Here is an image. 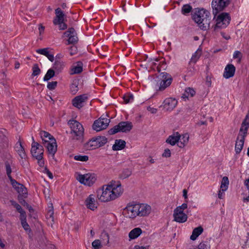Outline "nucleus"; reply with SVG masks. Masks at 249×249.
Instances as JSON below:
<instances>
[{"label":"nucleus","mask_w":249,"mask_h":249,"mask_svg":"<svg viewBox=\"0 0 249 249\" xmlns=\"http://www.w3.org/2000/svg\"><path fill=\"white\" fill-rule=\"evenodd\" d=\"M249 127V109L245 118L244 119L240 128L239 134L237 137L235 146V151L239 154L243 149L245 138Z\"/></svg>","instance_id":"f257e3e1"},{"label":"nucleus","mask_w":249,"mask_h":249,"mask_svg":"<svg viewBox=\"0 0 249 249\" xmlns=\"http://www.w3.org/2000/svg\"><path fill=\"white\" fill-rule=\"evenodd\" d=\"M71 129L72 139L82 141L84 138V128L82 124L76 120H70L68 122Z\"/></svg>","instance_id":"f03ea898"},{"label":"nucleus","mask_w":249,"mask_h":249,"mask_svg":"<svg viewBox=\"0 0 249 249\" xmlns=\"http://www.w3.org/2000/svg\"><path fill=\"white\" fill-rule=\"evenodd\" d=\"M157 78L158 80L156 85L157 91H164L171 85L173 81L172 76L166 72H160Z\"/></svg>","instance_id":"7ed1b4c3"},{"label":"nucleus","mask_w":249,"mask_h":249,"mask_svg":"<svg viewBox=\"0 0 249 249\" xmlns=\"http://www.w3.org/2000/svg\"><path fill=\"white\" fill-rule=\"evenodd\" d=\"M107 142V138L105 136L93 137L86 144L85 147L88 150L95 149L104 145Z\"/></svg>","instance_id":"20e7f679"},{"label":"nucleus","mask_w":249,"mask_h":249,"mask_svg":"<svg viewBox=\"0 0 249 249\" xmlns=\"http://www.w3.org/2000/svg\"><path fill=\"white\" fill-rule=\"evenodd\" d=\"M132 124L128 121H123L119 123L117 125H115L113 128L108 131L109 135H113L119 132H127L132 128Z\"/></svg>","instance_id":"39448f33"},{"label":"nucleus","mask_w":249,"mask_h":249,"mask_svg":"<svg viewBox=\"0 0 249 249\" xmlns=\"http://www.w3.org/2000/svg\"><path fill=\"white\" fill-rule=\"evenodd\" d=\"M55 17L53 18V23L58 25L60 30H64L67 28V25L64 22L65 14L60 8L55 10Z\"/></svg>","instance_id":"423d86ee"},{"label":"nucleus","mask_w":249,"mask_h":249,"mask_svg":"<svg viewBox=\"0 0 249 249\" xmlns=\"http://www.w3.org/2000/svg\"><path fill=\"white\" fill-rule=\"evenodd\" d=\"M97 197L102 202L109 201L114 200V198L112 196L110 186L108 185L103 186L102 189L97 191Z\"/></svg>","instance_id":"0eeeda50"},{"label":"nucleus","mask_w":249,"mask_h":249,"mask_svg":"<svg viewBox=\"0 0 249 249\" xmlns=\"http://www.w3.org/2000/svg\"><path fill=\"white\" fill-rule=\"evenodd\" d=\"M231 17L228 13H222L220 14L216 18L214 30L217 28H225L230 23Z\"/></svg>","instance_id":"6e6552de"},{"label":"nucleus","mask_w":249,"mask_h":249,"mask_svg":"<svg viewBox=\"0 0 249 249\" xmlns=\"http://www.w3.org/2000/svg\"><path fill=\"white\" fill-rule=\"evenodd\" d=\"M138 204L130 202L124 209L123 214L126 217L134 218L138 216Z\"/></svg>","instance_id":"1a4fd4ad"},{"label":"nucleus","mask_w":249,"mask_h":249,"mask_svg":"<svg viewBox=\"0 0 249 249\" xmlns=\"http://www.w3.org/2000/svg\"><path fill=\"white\" fill-rule=\"evenodd\" d=\"M230 3V0H213L212 7L213 10V18L220 11H222Z\"/></svg>","instance_id":"9d476101"},{"label":"nucleus","mask_w":249,"mask_h":249,"mask_svg":"<svg viewBox=\"0 0 249 249\" xmlns=\"http://www.w3.org/2000/svg\"><path fill=\"white\" fill-rule=\"evenodd\" d=\"M96 176L94 173H87L84 175L79 174L77 177V179L82 184L90 186L92 185L96 180Z\"/></svg>","instance_id":"9b49d317"},{"label":"nucleus","mask_w":249,"mask_h":249,"mask_svg":"<svg viewBox=\"0 0 249 249\" xmlns=\"http://www.w3.org/2000/svg\"><path fill=\"white\" fill-rule=\"evenodd\" d=\"M108 186H110L112 196L114 199L119 197L123 192V189L120 182L116 183L115 181H111Z\"/></svg>","instance_id":"f8f14e48"},{"label":"nucleus","mask_w":249,"mask_h":249,"mask_svg":"<svg viewBox=\"0 0 249 249\" xmlns=\"http://www.w3.org/2000/svg\"><path fill=\"white\" fill-rule=\"evenodd\" d=\"M109 120L107 118H99L94 121L92 128L96 131H100L103 129H106L108 125Z\"/></svg>","instance_id":"ddd939ff"},{"label":"nucleus","mask_w":249,"mask_h":249,"mask_svg":"<svg viewBox=\"0 0 249 249\" xmlns=\"http://www.w3.org/2000/svg\"><path fill=\"white\" fill-rule=\"evenodd\" d=\"M178 101L175 98L170 97L166 98L160 107H163L166 111H171L176 107Z\"/></svg>","instance_id":"4468645a"},{"label":"nucleus","mask_w":249,"mask_h":249,"mask_svg":"<svg viewBox=\"0 0 249 249\" xmlns=\"http://www.w3.org/2000/svg\"><path fill=\"white\" fill-rule=\"evenodd\" d=\"M88 99V95L87 94H82L75 97L72 100V105L78 109L84 107L85 103Z\"/></svg>","instance_id":"2eb2a0df"},{"label":"nucleus","mask_w":249,"mask_h":249,"mask_svg":"<svg viewBox=\"0 0 249 249\" xmlns=\"http://www.w3.org/2000/svg\"><path fill=\"white\" fill-rule=\"evenodd\" d=\"M44 145L47 148L49 154L53 157L57 151V147L55 139H53L50 142L44 141Z\"/></svg>","instance_id":"dca6fc26"},{"label":"nucleus","mask_w":249,"mask_h":249,"mask_svg":"<svg viewBox=\"0 0 249 249\" xmlns=\"http://www.w3.org/2000/svg\"><path fill=\"white\" fill-rule=\"evenodd\" d=\"M202 9L198 8H195L191 13L192 19L197 23L201 28L202 26V18L201 16V10Z\"/></svg>","instance_id":"f3484780"},{"label":"nucleus","mask_w":249,"mask_h":249,"mask_svg":"<svg viewBox=\"0 0 249 249\" xmlns=\"http://www.w3.org/2000/svg\"><path fill=\"white\" fill-rule=\"evenodd\" d=\"M43 146L40 145L38 143L35 142L34 141H33L32 144V148L31 150V152L32 156L36 158V156L37 155H39L40 153H42L41 154V156L43 155Z\"/></svg>","instance_id":"a211bd4d"},{"label":"nucleus","mask_w":249,"mask_h":249,"mask_svg":"<svg viewBox=\"0 0 249 249\" xmlns=\"http://www.w3.org/2000/svg\"><path fill=\"white\" fill-rule=\"evenodd\" d=\"M138 216H145L148 215L151 212V206L145 204H138Z\"/></svg>","instance_id":"6ab92c4d"},{"label":"nucleus","mask_w":249,"mask_h":249,"mask_svg":"<svg viewBox=\"0 0 249 249\" xmlns=\"http://www.w3.org/2000/svg\"><path fill=\"white\" fill-rule=\"evenodd\" d=\"M174 220L179 223L185 222L188 216L184 212L176 211L174 210L173 213Z\"/></svg>","instance_id":"aec40b11"},{"label":"nucleus","mask_w":249,"mask_h":249,"mask_svg":"<svg viewBox=\"0 0 249 249\" xmlns=\"http://www.w3.org/2000/svg\"><path fill=\"white\" fill-rule=\"evenodd\" d=\"M85 204L87 208L94 211L97 209V206L95 200V196L93 195H90L85 200Z\"/></svg>","instance_id":"412c9836"},{"label":"nucleus","mask_w":249,"mask_h":249,"mask_svg":"<svg viewBox=\"0 0 249 249\" xmlns=\"http://www.w3.org/2000/svg\"><path fill=\"white\" fill-rule=\"evenodd\" d=\"M235 72V67L231 64H228L224 70L223 77L226 79H229L234 76Z\"/></svg>","instance_id":"4be33fe9"},{"label":"nucleus","mask_w":249,"mask_h":249,"mask_svg":"<svg viewBox=\"0 0 249 249\" xmlns=\"http://www.w3.org/2000/svg\"><path fill=\"white\" fill-rule=\"evenodd\" d=\"M51 50V49L50 48L38 49L36 50V52L39 54L45 56L50 61L53 62L54 60V56L53 53H50Z\"/></svg>","instance_id":"5701e85b"},{"label":"nucleus","mask_w":249,"mask_h":249,"mask_svg":"<svg viewBox=\"0 0 249 249\" xmlns=\"http://www.w3.org/2000/svg\"><path fill=\"white\" fill-rule=\"evenodd\" d=\"M83 64L81 61H78L74 64L71 68L70 74H79L83 71Z\"/></svg>","instance_id":"b1692460"},{"label":"nucleus","mask_w":249,"mask_h":249,"mask_svg":"<svg viewBox=\"0 0 249 249\" xmlns=\"http://www.w3.org/2000/svg\"><path fill=\"white\" fill-rule=\"evenodd\" d=\"M180 135L178 132L173 134L169 136L166 140L167 143L171 145H174L177 142H178Z\"/></svg>","instance_id":"393cba45"},{"label":"nucleus","mask_w":249,"mask_h":249,"mask_svg":"<svg viewBox=\"0 0 249 249\" xmlns=\"http://www.w3.org/2000/svg\"><path fill=\"white\" fill-rule=\"evenodd\" d=\"M13 187L17 190L18 193H24L26 191V188L24 186L18 183L15 179H13L10 180Z\"/></svg>","instance_id":"a878e982"},{"label":"nucleus","mask_w":249,"mask_h":249,"mask_svg":"<svg viewBox=\"0 0 249 249\" xmlns=\"http://www.w3.org/2000/svg\"><path fill=\"white\" fill-rule=\"evenodd\" d=\"M126 142L124 141L119 139L116 140L115 143L112 146V149L114 151H118L123 149L125 146Z\"/></svg>","instance_id":"bb28decb"},{"label":"nucleus","mask_w":249,"mask_h":249,"mask_svg":"<svg viewBox=\"0 0 249 249\" xmlns=\"http://www.w3.org/2000/svg\"><path fill=\"white\" fill-rule=\"evenodd\" d=\"M15 149L20 157L23 159L26 158V154L24 148L20 142H18L15 146Z\"/></svg>","instance_id":"cd10ccee"},{"label":"nucleus","mask_w":249,"mask_h":249,"mask_svg":"<svg viewBox=\"0 0 249 249\" xmlns=\"http://www.w3.org/2000/svg\"><path fill=\"white\" fill-rule=\"evenodd\" d=\"M142 231L140 228H135L132 230L128 234L129 240L138 238L142 233Z\"/></svg>","instance_id":"c85d7f7f"},{"label":"nucleus","mask_w":249,"mask_h":249,"mask_svg":"<svg viewBox=\"0 0 249 249\" xmlns=\"http://www.w3.org/2000/svg\"><path fill=\"white\" fill-rule=\"evenodd\" d=\"M189 136L188 133L180 135L179 141L178 142V146L180 148L184 147L188 143L189 141Z\"/></svg>","instance_id":"c756f323"},{"label":"nucleus","mask_w":249,"mask_h":249,"mask_svg":"<svg viewBox=\"0 0 249 249\" xmlns=\"http://www.w3.org/2000/svg\"><path fill=\"white\" fill-rule=\"evenodd\" d=\"M65 63L61 60H56L53 64V69L58 72H60L64 69Z\"/></svg>","instance_id":"7c9ffc66"},{"label":"nucleus","mask_w":249,"mask_h":249,"mask_svg":"<svg viewBox=\"0 0 249 249\" xmlns=\"http://www.w3.org/2000/svg\"><path fill=\"white\" fill-rule=\"evenodd\" d=\"M202 233V227L199 226L195 228L192 232V234L190 236V239L195 240L197 237Z\"/></svg>","instance_id":"2f4dec72"},{"label":"nucleus","mask_w":249,"mask_h":249,"mask_svg":"<svg viewBox=\"0 0 249 249\" xmlns=\"http://www.w3.org/2000/svg\"><path fill=\"white\" fill-rule=\"evenodd\" d=\"M196 91L193 88H187L185 89L184 93L182 94V98L183 99H188L189 97H192L194 96Z\"/></svg>","instance_id":"473e14b6"},{"label":"nucleus","mask_w":249,"mask_h":249,"mask_svg":"<svg viewBox=\"0 0 249 249\" xmlns=\"http://www.w3.org/2000/svg\"><path fill=\"white\" fill-rule=\"evenodd\" d=\"M11 205L13 206L17 211L20 213V216L26 214L25 212L22 209L21 206L13 200L10 201Z\"/></svg>","instance_id":"72a5a7b5"},{"label":"nucleus","mask_w":249,"mask_h":249,"mask_svg":"<svg viewBox=\"0 0 249 249\" xmlns=\"http://www.w3.org/2000/svg\"><path fill=\"white\" fill-rule=\"evenodd\" d=\"M41 137L44 144V141L50 142L52 141L54 137L51 135L50 133L46 131H43L41 133Z\"/></svg>","instance_id":"f704fd0d"},{"label":"nucleus","mask_w":249,"mask_h":249,"mask_svg":"<svg viewBox=\"0 0 249 249\" xmlns=\"http://www.w3.org/2000/svg\"><path fill=\"white\" fill-rule=\"evenodd\" d=\"M229 185V179L227 177H224L222 179L221 185H220V189L223 192L226 191L228 188Z\"/></svg>","instance_id":"c9c22d12"},{"label":"nucleus","mask_w":249,"mask_h":249,"mask_svg":"<svg viewBox=\"0 0 249 249\" xmlns=\"http://www.w3.org/2000/svg\"><path fill=\"white\" fill-rule=\"evenodd\" d=\"M193 8L189 4H186L182 6L181 8V13L184 15H186L190 13L191 12H192Z\"/></svg>","instance_id":"e433bc0d"},{"label":"nucleus","mask_w":249,"mask_h":249,"mask_svg":"<svg viewBox=\"0 0 249 249\" xmlns=\"http://www.w3.org/2000/svg\"><path fill=\"white\" fill-rule=\"evenodd\" d=\"M132 174L131 171L128 169H124L119 175V178L121 179H125L128 178Z\"/></svg>","instance_id":"4c0bfd02"},{"label":"nucleus","mask_w":249,"mask_h":249,"mask_svg":"<svg viewBox=\"0 0 249 249\" xmlns=\"http://www.w3.org/2000/svg\"><path fill=\"white\" fill-rule=\"evenodd\" d=\"M55 75V72L53 69H50L47 71L45 75L43 78V80L45 81H48L52 78H53Z\"/></svg>","instance_id":"58836bf2"},{"label":"nucleus","mask_w":249,"mask_h":249,"mask_svg":"<svg viewBox=\"0 0 249 249\" xmlns=\"http://www.w3.org/2000/svg\"><path fill=\"white\" fill-rule=\"evenodd\" d=\"M20 220L22 227L25 231H27L29 229V225L26 222V214L21 215L20 216Z\"/></svg>","instance_id":"ea45409f"},{"label":"nucleus","mask_w":249,"mask_h":249,"mask_svg":"<svg viewBox=\"0 0 249 249\" xmlns=\"http://www.w3.org/2000/svg\"><path fill=\"white\" fill-rule=\"evenodd\" d=\"M201 54V45L199 46V48L196 52L195 54L193 55L191 60L194 62H196V61L199 58Z\"/></svg>","instance_id":"a19ab883"},{"label":"nucleus","mask_w":249,"mask_h":249,"mask_svg":"<svg viewBox=\"0 0 249 249\" xmlns=\"http://www.w3.org/2000/svg\"><path fill=\"white\" fill-rule=\"evenodd\" d=\"M68 44H76L78 41V38L77 36V33L73 35L72 36H69L68 39Z\"/></svg>","instance_id":"79ce46f5"},{"label":"nucleus","mask_w":249,"mask_h":249,"mask_svg":"<svg viewBox=\"0 0 249 249\" xmlns=\"http://www.w3.org/2000/svg\"><path fill=\"white\" fill-rule=\"evenodd\" d=\"M76 32L75 29L71 27L68 29L67 31L64 33V36L68 38H69V36H72L73 35L76 34Z\"/></svg>","instance_id":"37998d69"},{"label":"nucleus","mask_w":249,"mask_h":249,"mask_svg":"<svg viewBox=\"0 0 249 249\" xmlns=\"http://www.w3.org/2000/svg\"><path fill=\"white\" fill-rule=\"evenodd\" d=\"M124 101L125 103L127 104L129 103H131L134 100V96L133 94L128 93L126 94L124 96Z\"/></svg>","instance_id":"c03bdc74"},{"label":"nucleus","mask_w":249,"mask_h":249,"mask_svg":"<svg viewBox=\"0 0 249 249\" xmlns=\"http://www.w3.org/2000/svg\"><path fill=\"white\" fill-rule=\"evenodd\" d=\"M5 169H6V174L7 175V176H8L9 179H10V180H11V179H13L12 178L11 175V172H12V170H11V166H10L9 163L8 161H6L5 162Z\"/></svg>","instance_id":"a18cd8bd"},{"label":"nucleus","mask_w":249,"mask_h":249,"mask_svg":"<svg viewBox=\"0 0 249 249\" xmlns=\"http://www.w3.org/2000/svg\"><path fill=\"white\" fill-rule=\"evenodd\" d=\"M74 159L81 161H87L89 160V157L87 155H76L74 157Z\"/></svg>","instance_id":"49530a36"},{"label":"nucleus","mask_w":249,"mask_h":249,"mask_svg":"<svg viewBox=\"0 0 249 249\" xmlns=\"http://www.w3.org/2000/svg\"><path fill=\"white\" fill-rule=\"evenodd\" d=\"M33 76H37L39 75L40 73V70L37 64H35L33 66Z\"/></svg>","instance_id":"de8ad7c7"},{"label":"nucleus","mask_w":249,"mask_h":249,"mask_svg":"<svg viewBox=\"0 0 249 249\" xmlns=\"http://www.w3.org/2000/svg\"><path fill=\"white\" fill-rule=\"evenodd\" d=\"M70 90L72 94H75L78 90V84L76 82H73L70 87Z\"/></svg>","instance_id":"09e8293b"},{"label":"nucleus","mask_w":249,"mask_h":249,"mask_svg":"<svg viewBox=\"0 0 249 249\" xmlns=\"http://www.w3.org/2000/svg\"><path fill=\"white\" fill-rule=\"evenodd\" d=\"M46 218L47 219H51L53 221V210L52 206L47 212Z\"/></svg>","instance_id":"8fccbe9b"},{"label":"nucleus","mask_w":249,"mask_h":249,"mask_svg":"<svg viewBox=\"0 0 249 249\" xmlns=\"http://www.w3.org/2000/svg\"><path fill=\"white\" fill-rule=\"evenodd\" d=\"M210 20L211 18H203V30H206L210 28Z\"/></svg>","instance_id":"3c124183"},{"label":"nucleus","mask_w":249,"mask_h":249,"mask_svg":"<svg viewBox=\"0 0 249 249\" xmlns=\"http://www.w3.org/2000/svg\"><path fill=\"white\" fill-rule=\"evenodd\" d=\"M242 57V53L239 51H236L234 52L233 54V58L234 59L238 58V62H240L241 58Z\"/></svg>","instance_id":"603ef678"},{"label":"nucleus","mask_w":249,"mask_h":249,"mask_svg":"<svg viewBox=\"0 0 249 249\" xmlns=\"http://www.w3.org/2000/svg\"><path fill=\"white\" fill-rule=\"evenodd\" d=\"M57 85V82L53 81L51 82H48L47 85V88L50 90L54 89Z\"/></svg>","instance_id":"864d4df0"},{"label":"nucleus","mask_w":249,"mask_h":249,"mask_svg":"<svg viewBox=\"0 0 249 249\" xmlns=\"http://www.w3.org/2000/svg\"><path fill=\"white\" fill-rule=\"evenodd\" d=\"M187 208V204L186 203H183L181 205L177 207L174 211L183 212V211Z\"/></svg>","instance_id":"5fc2aeb1"},{"label":"nucleus","mask_w":249,"mask_h":249,"mask_svg":"<svg viewBox=\"0 0 249 249\" xmlns=\"http://www.w3.org/2000/svg\"><path fill=\"white\" fill-rule=\"evenodd\" d=\"M42 153H40L39 155H37L36 158L38 160V163L40 166H43L44 164V161L43 159V156H41V154Z\"/></svg>","instance_id":"6e6d98bb"},{"label":"nucleus","mask_w":249,"mask_h":249,"mask_svg":"<svg viewBox=\"0 0 249 249\" xmlns=\"http://www.w3.org/2000/svg\"><path fill=\"white\" fill-rule=\"evenodd\" d=\"M92 246L94 249H99L101 247V242L99 240H95L92 243Z\"/></svg>","instance_id":"4d7b16f0"},{"label":"nucleus","mask_w":249,"mask_h":249,"mask_svg":"<svg viewBox=\"0 0 249 249\" xmlns=\"http://www.w3.org/2000/svg\"><path fill=\"white\" fill-rule=\"evenodd\" d=\"M70 54L71 55H73L77 53V48L76 46L73 45L69 48Z\"/></svg>","instance_id":"13d9d810"},{"label":"nucleus","mask_w":249,"mask_h":249,"mask_svg":"<svg viewBox=\"0 0 249 249\" xmlns=\"http://www.w3.org/2000/svg\"><path fill=\"white\" fill-rule=\"evenodd\" d=\"M20 203L24 206H26V208L29 210L30 212H33L34 210L31 206H30L25 200L20 202Z\"/></svg>","instance_id":"bf43d9fd"},{"label":"nucleus","mask_w":249,"mask_h":249,"mask_svg":"<svg viewBox=\"0 0 249 249\" xmlns=\"http://www.w3.org/2000/svg\"><path fill=\"white\" fill-rule=\"evenodd\" d=\"M166 63L164 61L160 62V66H158L157 68L158 71L160 73V71H161V68L163 70H165V69L166 68Z\"/></svg>","instance_id":"052dcab7"},{"label":"nucleus","mask_w":249,"mask_h":249,"mask_svg":"<svg viewBox=\"0 0 249 249\" xmlns=\"http://www.w3.org/2000/svg\"><path fill=\"white\" fill-rule=\"evenodd\" d=\"M162 157H165V158H169L171 156V152L170 150L167 148L164 150V152L163 153L162 155Z\"/></svg>","instance_id":"680f3d73"},{"label":"nucleus","mask_w":249,"mask_h":249,"mask_svg":"<svg viewBox=\"0 0 249 249\" xmlns=\"http://www.w3.org/2000/svg\"><path fill=\"white\" fill-rule=\"evenodd\" d=\"M205 84L208 88L211 86L212 82L211 77L208 76L206 77Z\"/></svg>","instance_id":"e2e57ef3"},{"label":"nucleus","mask_w":249,"mask_h":249,"mask_svg":"<svg viewBox=\"0 0 249 249\" xmlns=\"http://www.w3.org/2000/svg\"><path fill=\"white\" fill-rule=\"evenodd\" d=\"M147 109L148 111H150L152 114H156L158 111L157 108L151 107H148Z\"/></svg>","instance_id":"0e129e2a"},{"label":"nucleus","mask_w":249,"mask_h":249,"mask_svg":"<svg viewBox=\"0 0 249 249\" xmlns=\"http://www.w3.org/2000/svg\"><path fill=\"white\" fill-rule=\"evenodd\" d=\"M225 195L224 192H223L221 189L218 191V197L220 199H223Z\"/></svg>","instance_id":"69168bd1"},{"label":"nucleus","mask_w":249,"mask_h":249,"mask_svg":"<svg viewBox=\"0 0 249 249\" xmlns=\"http://www.w3.org/2000/svg\"><path fill=\"white\" fill-rule=\"evenodd\" d=\"M133 249H149V246H140L136 245Z\"/></svg>","instance_id":"338daca9"},{"label":"nucleus","mask_w":249,"mask_h":249,"mask_svg":"<svg viewBox=\"0 0 249 249\" xmlns=\"http://www.w3.org/2000/svg\"><path fill=\"white\" fill-rule=\"evenodd\" d=\"M211 245L209 242L206 241L203 243V249H210Z\"/></svg>","instance_id":"774afa93"}]
</instances>
